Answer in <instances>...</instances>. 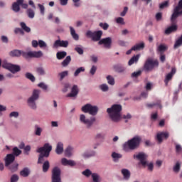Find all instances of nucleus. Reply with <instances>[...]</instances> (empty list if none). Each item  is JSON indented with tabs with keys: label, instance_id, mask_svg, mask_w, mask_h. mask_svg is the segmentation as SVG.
I'll list each match as a JSON object with an SVG mask.
<instances>
[{
	"label": "nucleus",
	"instance_id": "a211bd4d",
	"mask_svg": "<svg viewBox=\"0 0 182 182\" xmlns=\"http://www.w3.org/2000/svg\"><path fill=\"white\" fill-rule=\"evenodd\" d=\"M77 93H79V90H77V85H74L71 88V92L68 93L66 97H71L72 99L76 97L77 96Z\"/></svg>",
	"mask_w": 182,
	"mask_h": 182
},
{
	"label": "nucleus",
	"instance_id": "a878e982",
	"mask_svg": "<svg viewBox=\"0 0 182 182\" xmlns=\"http://www.w3.org/2000/svg\"><path fill=\"white\" fill-rule=\"evenodd\" d=\"M29 174H31V169L28 167L23 168L20 172V176L22 177H28Z\"/></svg>",
	"mask_w": 182,
	"mask_h": 182
},
{
	"label": "nucleus",
	"instance_id": "c756f323",
	"mask_svg": "<svg viewBox=\"0 0 182 182\" xmlns=\"http://www.w3.org/2000/svg\"><path fill=\"white\" fill-rule=\"evenodd\" d=\"M72 60V58H70V55H68L65 58V59L61 63L63 68H66L69 65V63H70Z\"/></svg>",
	"mask_w": 182,
	"mask_h": 182
},
{
	"label": "nucleus",
	"instance_id": "c03bdc74",
	"mask_svg": "<svg viewBox=\"0 0 182 182\" xmlns=\"http://www.w3.org/2000/svg\"><path fill=\"white\" fill-rule=\"evenodd\" d=\"M11 65L12 64L8 63L6 60H4L1 63L2 68H4V69H7L8 70H9V69L11 68Z\"/></svg>",
	"mask_w": 182,
	"mask_h": 182
},
{
	"label": "nucleus",
	"instance_id": "e2e57ef3",
	"mask_svg": "<svg viewBox=\"0 0 182 182\" xmlns=\"http://www.w3.org/2000/svg\"><path fill=\"white\" fill-rule=\"evenodd\" d=\"M38 87H41V89H43V90H48V85L45 84V82H40L38 84Z\"/></svg>",
	"mask_w": 182,
	"mask_h": 182
},
{
	"label": "nucleus",
	"instance_id": "4468645a",
	"mask_svg": "<svg viewBox=\"0 0 182 182\" xmlns=\"http://www.w3.org/2000/svg\"><path fill=\"white\" fill-rule=\"evenodd\" d=\"M176 73V68H171V73H168L165 76L164 83L166 87L168 86V82L173 79V77Z\"/></svg>",
	"mask_w": 182,
	"mask_h": 182
},
{
	"label": "nucleus",
	"instance_id": "7c9ffc66",
	"mask_svg": "<svg viewBox=\"0 0 182 182\" xmlns=\"http://www.w3.org/2000/svg\"><path fill=\"white\" fill-rule=\"evenodd\" d=\"M114 69L118 73H123V72H126V68L119 65H114Z\"/></svg>",
	"mask_w": 182,
	"mask_h": 182
},
{
	"label": "nucleus",
	"instance_id": "c9c22d12",
	"mask_svg": "<svg viewBox=\"0 0 182 182\" xmlns=\"http://www.w3.org/2000/svg\"><path fill=\"white\" fill-rule=\"evenodd\" d=\"M42 132H43V129H42V127L38 125L35 126L34 133L36 136H41L42 134Z\"/></svg>",
	"mask_w": 182,
	"mask_h": 182
},
{
	"label": "nucleus",
	"instance_id": "13d9d810",
	"mask_svg": "<svg viewBox=\"0 0 182 182\" xmlns=\"http://www.w3.org/2000/svg\"><path fill=\"white\" fill-rule=\"evenodd\" d=\"M146 166L148 167V171L151 172L154 169V164L153 162L149 163L146 161Z\"/></svg>",
	"mask_w": 182,
	"mask_h": 182
},
{
	"label": "nucleus",
	"instance_id": "8fccbe9b",
	"mask_svg": "<svg viewBox=\"0 0 182 182\" xmlns=\"http://www.w3.org/2000/svg\"><path fill=\"white\" fill-rule=\"evenodd\" d=\"M20 25H21L22 29H23V31H25V32H27V33L31 32V28L28 27L25 23L21 22L20 23Z\"/></svg>",
	"mask_w": 182,
	"mask_h": 182
},
{
	"label": "nucleus",
	"instance_id": "9b49d317",
	"mask_svg": "<svg viewBox=\"0 0 182 182\" xmlns=\"http://www.w3.org/2000/svg\"><path fill=\"white\" fill-rule=\"evenodd\" d=\"M149 156L143 152H140L137 154V159L139 161V164L144 167H147V158Z\"/></svg>",
	"mask_w": 182,
	"mask_h": 182
},
{
	"label": "nucleus",
	"instance_id": "1a4fd4ad",
	"mask_svg": "<svg viewBox=\"0 0 182 182\" xmlns=\"http://www.w3.org/2000/svg\"><path fill=\"white\" fill-rule=\"evenodd\" d=\"M31 46L36 48L39 46L41 49H44L45 50H48L49 49L48 43H46V42H45L43 40H32Z\"/></svg>",
	"mask_w": 182,
	"mask_h": 182
},
{
	"label": "nucleus",
	"instance_id": "3c124183",
	"mask_svg": "<svg viewBox=\"0 0 182 182\" xmlns=\"http://www.w3.org/2000/svg\"><path fill=\"white\" fill-rule=\"evenodd\" d=\"M70 87H71V85H70V83H65L64 84V87H63V88L62 89V92H63V93H66V92H68L69 91V89H70Z\"/></svg>",
	"mask_w": 182,
	"mask_h": 182
},
{
	"label": "nucleus",
	"instance_id": "9d476101",
	"mask_svg": "<svg viewBox=\"0 0 182 182\" xmlns=\"http://www.w3.org/2000/svg\"><path fill=\"white\" fill-rule=\"evenodd\" d=\"M52 182H62L60 178V168L59 167H55L52 171Z\"/></svg>",
	"mask_w": 182,
	"mask_h": 182
},
{
	"label": "nucleus",
	"instance_id": "774afa93",
	"mask_svg": "<svg viewBox=\"0 0 182 182\" xmlns=\"http://www.w3.org/2000/svg\"><path fill=\"white\" fill-rule=\"evenodd\" d=\"M181 165L178 162H177L173 167V171L178 173L180 171Z\"/></svg>",
	"mask_w": 182,
	"mask_h": 182
},
{
	"label": "nucleus",
	"instance_id": "39448f33",
	"mask_svg": "<svg viewBox=\"0 0 182 182\" xmlns=\"http://www.w3.org/2000/svg\"><path fill=\"white\" fill-rule=\"evenodd\" d=\"M81 111L82 113H87L90 116H97L99 113V107L87 103L81 107Z\"/></svg>",
	"mask_w": 182,
	"mask_h": 182
},
{
	"label": "nucleus",
	"instance_id": "09e8293b",
	"mask_svg": "<svg viewBox=\"0 0 182 182\" xmlns=\"http://www.w3.org/2000/svg\"><path fill=\"white\" fill-rule=\"evenodd\" d=\"M82 72H85V67H80L77 68L75 72L74 73V76L76 77L79 76L80 73H82Z\"/></svg>",
	"mask_w": 182,
	"mask_h": 182
},
{
	"label": "nucleus",
	"instance_id": "ea45409f",
	"mask_svg": "<svg viewBox=\"0 0 182 182\" xmlns=\"http://www.w3.org/2000/svg\"><path fill=\"white\" fill-rule=\"evenodd\" d=\"M69 75V71L65 70L60 73H58V76L60 77V80H63L64 77H66Z\"/></svg>",
	"mask_w": 182,
	"mask_h": 182
},
{
	"label": "nucleus",
	"instance_id": "338daca9",
	"mask_svg": "<svg viewBox=\"0 0 182 182\" xmlns=\"http://www.w3.org/2000/svg\"><path fill=\"white\" fill-rule=\"evenodd\" d=\"M59 46L60 47V40H57L54 42L53 48L56 49L57 48H59Z\"/></svg>",
	"mask_w": 182,
	"mask_h": 182
},
{
	"label": "nucleus",
	"instance_id": "6e6552de",
	"mask_svg": "<svg viewBox=\"0 0 182 182\" xmlns=\"http://www.w3.org/2000/svg\"><path fill=\"white\" fill-rule=\"evenodd\" d=\"M85 35L87 38H91L94 42H97L98 41H100L102 35H103V31H98L93 32L92 31H87Z\"/></svg>",
	"mask_w": 182,
	"mask_h": 182
},
{
	"label": "nucleus",
	"instance_id": "052dcab7",
	"mask_svg": "<svg viewBox=\"0 0 182 182\" xmlns=\"http://www.w3.org/2000/svg\"><path fill=\"white\" fill-rule=\"evenodd\" d=\"M13 153L14 156H19L22 153V151L18 149V147H14L13 149Z\"/></svg>",
	"mask_w": 182,
	"mask_h": 182
},
{
	"label": "nucleus",
	"instance_id": "37998d69",
	"mask_svg": "<svg viewBox=\"0 0 182 182\" xmlns=\"http://www.w3.org/2000/svg\"><path fill=\"white\" fill-rule=\"evenodd\" d=\"M27 15L30 19H33L35 18V11L31 9L27 10Z\"/></svg>",
	"mask_w": 182,
	"mask_h": 182
},
{
	"label": "nucleus",
	"instance_id": "69168bd1",
	"mask_svg": "<svg viewBox=\"0 0 182 182\" xmlns=\"http://www.w3.org/2000/svg\"><path fill=\"white\" fill-rule=\"evenodd\" d=\"M19 180V176L16 174H14L11 178V182H17Z\"/></svg>",
	"mask_w": 182,
	"mask_h": 182
},
{
	"label": "nucleus",
	"instance_id": "5fc2aeb1",
	"mask_svg": "<svg viewBox=\"0 0 182 182\" xmlns=\"http://www.w3.org/2000/svg\"><path fill=\"white\" fill-rule=\"evenodd\" d=\"M135 62H137V55H134L129 60V66H132V65H134Z\"/></svg>",
	"mask_w": 182,
	"mask_h": 182
},
{
	"label": "nucleus",
	"instance_id": "20e7f679",
	"mask_svg": "<svg viewBox=\"0 0 182 182\" xmlns=\"http://www.w3.org/2000/svg\"><path fill=\"white\" fill-rule=\"evenodd\" d=\"M136 149H137V136H134L122 144V150L126 153L133 151V150H136Z\"/></svg>",
	"mask_w": 182,
	"mask_h": 182
},
{
	"label": "nucleus",
	"instance_id": "f03ea898",
	"mask_svg": "<svg viewBox=\"0 0 182 182\" xmlns=\"http://www.w3.org/2000/svg\"><path fill=\"white\" fill-rule=\"evenodd\" d=\"M52 151V146L49 144H46L43 147L37 149V153H40L38 160V164L45 163V157H49V154Z\"/></svg>",
	"mask_w": 182,
	"mask_h": 182
},
{
	"label": "nucleus",
	"instance_id": "79ce46f5",
	"mask_svg": "<svg viewBox=\"0 0 182 182\" xmlns=\"http://www.w3.org/2000/svg\"><path fill=\"white\" fill-rule=\"evenodd\" d=\"M25 76L26 79H28L29 80H31V82H35V80H36L35 76H33L31 73H26Z\"/></svg>",
	"mask_w": 182,
	"mask_h": 182
},
{
	"label": "nucleus",
	"instance_id": "2f4dec72",
	"mask_svg": "<svg viewBox=\"0 0 182 182\" xmlns=\"http://www.w3.org/2000/svg\"><path fill=\"white\" fill-rule=\"evenodd\" d=\"M92 156H95V153L92 151H85L84 153L82 154V157H83V159H89Z\"/></svg>",
	"mask_w": 182,
	"mask_h": 182
},
{
	"label": "nucleus",
	"instance_id": "603ef678",
	"mask_svg": "<svg viewBox=\"0 0 182 182\" xmlns=\"http://www.w3.org/2000/svg\"><path fill=\"white\" fill-rule=\"evenodd\" d=\"M167 50V46L164 44H160L159 46H158V50L160 52V53H164V51H166Z\"/></svg>",
	"mask_w": 182,
	"mask_h": 182
},
{
	"label": "nucleus",
	"instance_id": "58836bf2",
	"mask_svg": "<svg viewBox=\"0 0 182 182\" xmlns=\"http://www.w3.org/2000/svg\"><path fill=\"white\" fill-rule=\"evenodd\" d=\"M106 79L107 80L108 85H110L111 86H114V77L112 75H107L106 77Z\"/></svg>",
	"mask_w": 182,
	"mask_h": 182
},
{
	"label": "nucleus",
	"instance_id": "bb28decb",
	"mask_svg": "<svg viewBox=\"0 0 182 182\" xmlns=\"http://www.w3.org/2000/svg\"><path fill=\"white\" fill-rule=\"evenodd\" d=\"M74 148L73 146H68L65 150V154L67 157H72L73 156Z\"/></svg>",
	"mask_w": 182,
	"mask_h": 182
},
{
	"label": "nucleus",
	"instance_id": "bf43d9fd",
	"mask_svg": "<svg viewBox=\"0 0 182 182\" xmlns=\"http://www.w3.org/2000/svg\"><path fill=\"white\" fill-rule=\"evenodd\" d=\"M168 6V1H165L159 5V9H164L167 8Z\"/></svg>",
	"mask_w": 182,
	"mask_h": 182
},
{
	"label": "nucleus",
	"instance_id": "0eeeda50",
	"mask_svg": "<svg viewBox=\"0 0 182 182\" xmlns=\"http://www.w3.org/2000/svg\"><path fill=\"white\" fill-rule=\"evenodd\" d=\"M155 68H159V60L147 58L144 65V69L146 71H152Z\"/></svg>",
	"mask_w": 182,
	"mask_h": 182
},
{
	"label": "nucleus",
	"instance_id": "dca6fc26",
	"mask_svg": "<svg viewBox=\"0 0 182 182\" xmlns=\"http://www.w3.org/2000/svg\"><path fill=\"white\" fill-rule=\"evenodd\" d=\"M121 174H122V178H123V180H124V181H129L130 180L132 173L130 172V171H129V169H127V168L121 169Z\"/></svg>",
	"mask_w": 182,
	"mask_h": 182
},
{
	"label": "nucleus",
	"instance_id": "2eb2a0df",
	"mask_svg": "<svg viewBox=\"0 0 182 182\" xmlns=\"http://www.w3.org/2000/svg\"><path fill=\"white\" fill-rule=\"evenodd\" d=\"M182 15L181 11L178 9L174 8L173 12L171 17V21L172 24H175L176 23V18Z\"/></svg>",
	"mask_w": 182,
	"mask_h": 182
},
{
	"label": "nucleus",
	"instance_id": "f257e3e1",
	"mask_svg": "<svg viewBox=\"0 0 182 182\" xmlns=\"http://www.w3.org/2000/svg\"><path fill=\"white\" fill-rule=\"evenodd\" d=\"M122 105H113L111 107L107 109V113L112 122L119 123L122 120Z\"/></svg>",
	"mask_w": 182,
	"mask_h": 182
},
{
	"label": "nucleus",
	"instance_id": "a18cd8bd",
	"mask_svg": "<svg viewBox=\"0 0 182 182\" xmlns=\"http://www.w3.org/2000/svg\"><path fill=\"white\" fill-rule=\"evenodd\" d=\"M95 139L96 140H102L105 139V134L103 132H98L95 134Z\"/></svg>",
	"mask_w": 182,
	"mask_h": 182
},
{
	"label": "nucleus",
	"instance_id": "cd10ccee",
	"mask_svg": "<svg viewBox=\"0 0 182 182\" xmlns=\"http://www.w3.org/2000/svg\"><path fill=\"white\" fill-rule=\"evenodd\" d=\"M11 73H16L21 70V67L19 65L11 64L9 70Z\"/></svg>",
	"mask_w": 182,
	"mask_h": 182
},
{
	"label": "nucleus",
	"instance_id": "f704fd0d",
	"mask_svg": "<svg viewBox=\"0 0 182 182\" xmlns=\"http://www.w3.org/2000/svg\"><path fill=\"white\" fill-rule=\"evenodd\" d=\"M112 157L113 159V161H114V163H117V161H119V159H122V154L113 152L112 154Z\"/></svg>",
	"mask_w": 182,
	"mask_h": 182
},
{
	"label": "nucleus",
	"instance_id": "4be33fe9",
	"mask_svg": "<svg viewBox=\"0 0 182 182\" xmlns=\"http://www.w3.org/2000/svg\"><path fill=\"white\" fill-rule=\"evenodd\" d=\"M168 136H169V134L168 132H161L159 134H157L156 139L159 144H161V142H163V138H164L165 139H167Z\"/></svg>",
	"mask_w": 182,
	"mask_h": 182
},
{
	"label": "nucleus",
	"instance_id": "72a5a7b5",
	"mask_svg": "<svg viewBox=\"0 0 182 182\" xmlns=\"http://www.w3.org/2000/svg\"><path fill=\"white\" fill-rule=\"evenodd\" d=\"M50 167V164L49 163V161L46 160L43 163V173H46L48 170H49V168Z\"/></svg>",
	"mask_w": 182,
	"mask_h": 182
},
{
	"label": "nucleus",
	"instance_id": "473e14b6",
	"mask_svg": "<svg viewBox=\"0 0 182 182\" xmlns=\"http://www.w3.org/2000/svg\"><path fill=\"white\" fill-rule=\"evenodd\" d=\"M66 55H68L66 51H59L56 53V58L57 59H58V60H60L62 59H64Z\"/></svg>",
	"mask_w": 182,
	"mask_h": 182
},
{
	"label": "nucleus",
	"instance_id": "a19ab883",
	"mask_svg": "<svg viewBox=\"0 0 182 182\" xmlns=\"http://www.w3.org/2000/svg\"><path fill=\"white\" fill-rule=\"evenodd\" d=\"M99 88L102 92H109V85H107V84H102L99 86Z\"/></svg>",
	"mask_w": 182,
	"mask_h": 182
},
{
	"label": "nucleus",
	"instance_id": "aec40b11",
	"mask_svg": "<svg viewBox=\"0 0 182 182\" xmlns=\"http://www.w3.org/2000/svg\"><path fill=\"white\" fill-rule=\"evenodd\" d=\"M15 161V156L12 154H7L5 159V166L8 167L11 163H14Z\"/></svg>",
	"mask_w": 182,
	"mask_h": 182
},
{
	"label": "nucleus",
	"instance_id": "e433bc0d",
	"mask_svg": "<svg viewBox=\"0 0 182 182\" xmlns=\"http://www.w3.org/2000/svg\"><path fill=\"white\" fill-rule=\"evenodd\" d=\"M9 117L10 119H18V117H19V112L13 111L10 112V114H9Z\"/></svg>",
	"mask_w": 182,
	"mask_h": 182
},
{
	"label": "nucleus",
	"instance_id": "0e129e2a",
	"mask_svg": "<svg viewBox=\"0 0 182 182\" xmlns=\"http://www.w3.org/2000/svg\"><path fill=\"white\" fill-rule=\"evenodd\" d=\"M18 164H14L11 166H10V170L11 171H12L13 173H14V171H16L18 170Z\"/></svg>",
	"mask_w": 182,
	"mask_h": 182
},
{
	"label": "nucleus",
	"instance_id": "864d4df0",
	"mask_svg": "<svg viewBox=\"0 0 182 182\" xmlns=\"http://www.w3.org/2000/svg\"><path fill=\"white\" fill-rule=\"evenodd\" d=\"M82 174H83V176H85V177H90V176H92V174H93V173H92V171H90V169H86L82 171Z\"/></svg>",
	"mask_w": 182,
	"mask_h": 182
},
{
	"label": "nucleus",
	"instance_id": "7ed1b4c3",
	"mask_svg": "<svg viewBox=\"0 0 182 182\" xmlns=\"http://www.w3.org/2000/svg\"><path fill=\"white\" fill-rule=\"evenodd\" d=\"M41 96L40 90H33L31 95L27 99V106L31 109V110H36L38 109V105H36V101L39 100Z\"/></svg>",
	"mask_w": 182,
	"mask_h": 182
},
{
	"label": "nucleus",
	"instance_id": "ddd939ff",
	"mask_svg": "<svg viewBox=\"0 0 182 182\" xmlns=\"http://www.w3.org/2000/svg\"><path fill=\"white\" fill-rule=\"evenodd\" d=\"M99 45H103L105 49L112 48V37H107L99 41Z\"/></svg>",
	"mask_w": 182,
	"mask_h": 182
},
{
	"label": "nucleus",
	"instance_id": "393cba45",
	"mask_svg": "<svg viewBox=\"0 0 182 182\" xmlns=\"http://www.w3.org/2000/svg\"><path fill=\"white\" fill-rule=\"evenodd\" d=\"M176 30H177V26L175 25V24H173V25H171V26H170L169 27H168V28L165 30L164 33H165L166 35H169V34H171V33L176 31Z\"/></svg>",
	"mask_w": 182,
	"mask_h": 182
},
{
	"label": "nucleus",
	"instance_id": "b1692460",
	"mask_svg": "<svg viewBox=\"0 0 182 182\" xmlns=\"http://www.w3.org/2000/svg\"><path fill=\"white\" fill-rule=\"evenodd\" d=\"M70 33L74 41H79V35L76 33V30L73 26H70Z\"/></svg>",
	"mask_w": 182,
	"mask_h": 182
},
{
	"label": "nucleus",
	"instance_id": "f3484780",
	"mask_svg": "<svg viewBox=\"0 0 182 182\" xmlns=\"http://www.w3.org/2000/svg\"><path fill=\"white\" fill-rule=\"evenodd\" d=\"M61 164L63 166H70V167H75L76 166V161L72 159H68L66 158H63L61 159Z\"/></svg>",
	"mask_w": 182,
	"mask_h": 182
},
{
	"label": "nucleus",
	"instance_id": "412c9836",
	"mask_svg": "<svg viewBox=\"0 0 182 182\" xmlns=\"http://www.w3.org/2000/svg\"><path fill=\"white\" fill-rule=\"evenodd\" d=\"M63 142L59 141L56 144V148H55V153L56 154L60 155L63 154V151H65V149L63 148Z\"/></svg>",
	"mask_w": 182,
	"mask_h": 182
},
{
	"label": "nucleus",
	"instance_id": "4c0bfd02",
	"mask_svg": "<svg viewBox=\"0 0 182 182\" xmlns=\"http://www.w3.org/2000/svg\"><path fill=\"white\" fill-rule=\"evenodd\" d=\"M182 46V35L181 36V37H179L176 43H174V49H177L178 48H179L180 46Z\"/></svg>",
	"mask_w": 182,
	"mask_h": 182
},
{
	"label": "nucleus",
	"instance_id": "49530a36",
	"mask_svg": "<svg viewBox=\"0 0 182 182\" xmlns=\"http://www.w3.org/2000/svg\"><path fill=\"white\" fill-rule=\"evenodd\" d=\"M37 73L40 75V76H45V75H46V71L45 70V69L42 67H40L37 69Z\"/></svg>",
	"mask_w": 182,
	"mask_h": 182
},
{
	"label": "nucleus",
	"instance_id": "6e6d98bb",
	"mask_svg": "<svg viewBox=\"0 0 182 182\" xmlns=\"http://www.w3.org/2000/svg\"><path fill=\"white\" fill-rule=\"evenodd\" d=\"M75 50H76L79 55H83V47H82V46H76Z\"/></svg>",
	"mask_w": 182,
	"mask_h": 182
},
{
	"label": "nucleus",
	"instance_id": "f8f14e48",
	"mask_svg": "<svg viewBox=\"0 0 182 182\" xmlns=\"http://www.w3.org/2000/svg\"><path fill=\"white\" fill-rule=\"evenodd\" d=\"M25 58H42L43 56V52L42 50L38 51H28L26 53H24Z\"/></svg>",
	"mask_w": 182,
	"mask_h": 182
},
{
	"label": "nucleus",
	"instance_id": "de8ad7c7",
	"mask_svg": "<svg viewBox=\"0 0 182 182\" xmlns=\"http://www.w3.org/2000/svg\"><path fill=\"white\" fill-rule=\"evenodd\" d=\"M37 6H38L41 15L43 16L45 15V6H43V4H38Z\"/></svg>",
	"mask_w": 182,
	"mask_h": 182
},
{
	"label": "nucleus",
	"instance_id": "5701e85b",
	"mask_svg": "<svg viewBox=\"0 0 182 182\" xmlns=\"http://www.w3.org/2000/svg\"><path fill=\"white\" fill-rule=\"evenodd\" d=\"M23 3V0H17L16 2H14L12 5V9L14 12H19L21 11V7L19 5Z\"/></svg>",
	"mask_w": 182,
	"mask_h": 182
},
{
	"label": "nucleus",
	"instance_id": "c85d7f7f",
	"mask_svg": "<svg viewBox=\"0 0 182 182\" xmlns=\"http://www.w3.org/2000/svg\"><path fill=\"white\" fill-rule=\"evenodd\" d=\"M91 177L92 182H102V177L97 173H92Z\"/></svg>",
	"mask_w": 182,
	"mask_h": 182
},
{
	"label": "nucleus",
	"instance_id": "6ab92c4d",
	"mask_svg": "<svg viewBox=\"0 0 182 182\" xmlns=\"http://www.w3.org/2000/svg\"><path fill=\"white\" fill-rule=\"evenodd\" d=\"M24 53H26V51H22L19 50H14L10 52L9 55L10 56H12L13 58H19V56H23L25 58Z\"/></svg>",
	"mask_w": 182,
	"mask_h": 182
},
{
	"label": "nucleus",
	"instance_id": "680f3d73",
	"mask_svg": "<svg viewBox=\"0 0 182 182\" xmlns=\"http://www.w3.org/2000/svg\"><path fill=\"white\" fill-rule=\"evenodd\" d=\"M145 47L144 42H140L137 43V50H144Z\"/></svg>",
	"mask_w": 182,
	"mask_h": 182
},
{
	"label": "nucleus",
	"instance_id": "4d7b16f0",
	"mask_svg": "<svg viewBox=\"0 0 182 182\" xmlns=\"http://www.w3.org/2000/svg\"><path fill=\"white\" fill-rule=\"evenodd\" d=\"M115 22H117V23H119V25H124V23H126L124 22V18H123L122 17H118L115 19Z\"/></svg>",
	"mask_w": 182,
	"mask_h": 182
},
{
	"label": "nucleus",
	"instance_id": "423d86ee",
	"mask_svg": "<svg viewBox=\"0 0 182 182\" xmlns=\"http://www.w3.org/2000/svg\"><path fill=\"white\" fill-rule=\"evenodd\" d=\"M79 122L81 124H84L87 129H90L95 124V122H96V117H90V118H87L86 114H80L79 116Z\"/></svg>",
	"mask_w": 182,
	"mask_h": 182
}]
</instances>
